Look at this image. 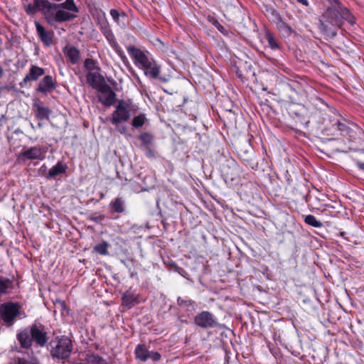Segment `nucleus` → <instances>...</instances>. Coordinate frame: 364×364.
Here are the masks:
<instances>
[{"label":"nucleus","mask_w":364,"mask_h":364,"mask_svg":"<svg viewBox=\"0 0 364 364\" xmlns=\"http://www.w3.org/2000/svg\"><path fill=\"white\" fill-rule=\"evenodd\" d=\"M9 286V281L0 277V294H5Z\"/></svg>","instance_id":"obj_32"},{"label":"nucleus","mask_w":364,"mask_h":364,"mask_svg":"<svg viewBox=\"0 0 364 364\" xmlns=\"http://www.w3.org/2000/svg\"><path fill=\"white\" fill-rule=\"evenodd\" d=\"M127 50L135 65L139 68H141L151 58L144 51L134 46H129Z\"/></svg>","instance_id":"obj_6"},{"label":"nucleus","mask_w":364,"mask_h":364,"mask_svg":"<svg viewBox=\"0 0 364 364\" xmlns=\"http://www.w3.org/2000/svg\"><path fill=\"white\" fill-rule=\"evenodd\" d=\"M110 15L114 21L118 22L119 18V13L116 9H112L110 11Z\"/></svg>","instance_id":"obj_36"},{"label":"nucleus","mask_w":364,"mask_h":364,"mask_svg":"<svg viewBox=\"0 0 364 364\" xmlns=\"http://www.w3.org/2000/svg\"><path fill=\"white\" fill-rule=\"evenodd\" d=\"M180 305H184V306H191L192 307V309H195V306H196V303L191 300H188V301H182L181 302H180L178 301Z\"/></svg>","instance_id":"obj_37"},{"label":"nucleus","mask_w":364,"mask_h":364,"mask_svg":"<svg viewBox=\"0 0 364 364\" xmlns=\"http://www.w3.org/2000/svg\"><path fill=\"white\" fill-rule=\"evenodd\" d=\"M55 89V85L53 78L50 75H46L39 82L38 90L42 93H47L51 92Z\"/></svg>","instance_id":"obj_15"},{"label":"nucleus","mask_w":364,"mask_h":364,"mask_svg":"<svg viewBox=\"0 0 364 364\" xmlns=\"http://www.w3.org/2000/svg\"><path fill=\"white\" fill-rule=\"evenodd\" d=\"M46 166H45V165H43V166H41V170H42V169H43V170H44V171H45V170H46Z\"/></svg>","instance_id":"obj_45"},{"label":"nucleus","mask_w":364,"mask_h":364,"mask_svg":"<svg viewBox=\"0 0 364 364\" xmlns=\"http://www.w3.org/2000/svg\"><path fill=\"white\" fill-rule=\"evenodd\" d=\"M97 90L100 92L99 100L102 104L106 106H110L113 104L115 100V93L110 87L105 85Z\"/></svg>","instance_id":"obj_9"},{"label":"nucleus","mask_w":364,"mask_h":364,"mask_svg":"<svg viewBox=\"0 0 364 364\" xmlns=\"http://www.w3.org/2000/svg\"><path fill=\"white\" fill-rule=\"evenodd\" d=\"M17 338L21 345L23 348H28L32 344L33 338L30 330L25 329L21 331L18 335Z\"/></svg>","instance_id":"obj_17"},{"label":"nucleus","mask_w":364,"mask_h":364,"mask_svg":"<svg viewBox=\"0 0 364 364\" xmlns=\"http://www.w3.org/2000/svg\"><path fill=\"white\" fill-rule=\"evenodd\" d=\"M280 24L278 26L279 30L284 35L289 36L291 33V28L284 23L279 21Z\"/></svg>","instance_id":"obj_33"},{"label":"nucleus","mask_w":364,"mask_h":364,"mask_svg":"<svg viewBox=\"0 0 364 364\" xmlns=\"http://www.w3.org/2000/svg\"><path fill=\"white\" fill-rule=\"evenodd\" d=\"M298 2L302 4L303 5L308 6L309 2L307 0H297Z\"/></svg>","instance_id":"obj_40"},{"label":"nucleus","mask_w":364,"mask_h":364,"mask_svg":"<svg viewBox=\"0 0 364 364\" xmlns=\"http://www.w3.org/2000/svg\"><path fill=\"white\" fill-rule=\"evenodd\" d=\"M305 223L308 225L314 227V228H321L322 226V223L318 221L315 216L312 215H308L305 217Z\"/></svg>","instance_id":"obj_23"},{"label":"nucleus","mask_w":364,"mask_h":364,"mask_svg":"<svg viewBox=\"0 0 364 364\" xmlns=\"http://www.w3.org/2000/svg\"><path fill=\"white\" fill-rule=\"evenodd\" d=\"M122 300L126 305L131 306L134 304L136 299L130 292L127 291L123 294Z\"/></svg>","instance_id":"obj_27"},{"label":"nucleus","mask_w":364,"mask_h":364,"mask_svg":"<svg viewBox=\"0 0 364 364\" xmlns=\"http://www.w3.org/2000/svg\"><path fill=\"white\" fill-rule=\"evenodd\" d=\"M266 39L268 41V44L269 47L272 49H277L279 48L278 43L277 42V40L274 38V37L269 32H267L265 34Z\"/></svg>","instance_id":"obj_26"},{"label":"nucleus","mask_w":364,"mask_h":364,"mask_svg":"<svg viewBox=\"0 0 364 364\" xmlns=\"http://www.w3.org/2000/svg\"><path fill=\"white\" fill-rule=\"evenodd\" d=\"M213 24L218 28L219 31L223 32L224 31V28L223 26H221L218 21H215L213 22Z\"/></svg>","instance_id":"obj_38"},{"label":"nucleus","mask_w":364,"mask_h":364,"mask_svg":"<svg viewBox=\"0 0 364 364\" xmlns=\"http://www.w3.org/2000/svg\"><path fill=\"white\" fill-rule=\"evenodd\" d=\"M36 4L43 10V14L46 16H53V11L56 10L58 7H62L70 13H77L78 8L74 2V0H65V2L61 4H52L47 0H36Z\"/></svg>","instance_id":"obj_4"},{"label":"nucleus","mask_w":364,"mask_h":364,"mask_svg":"<svg viewBox=\"0 0 364 364\" xmlns=\"http://www.w3.org/2000/svg\"><path fill=\"white\" fill-rule=\"evenodd\" d=\"M146 121V117L144 114H139L134 117L132 120V126L135 128L142 127Z\"/></svg>","instance_id":"obj_24"},{"label":"nucleus","mask_w":364,"mask_h":364,"mask_svg":"<svg viewBox=\"0 0 364 364\" xmlns=\"http://www.w3.org/2000/svg\"><path fill=\"white\" fill-rule=\"evenodd\" d=\"M1 314L3 321L8 325H11L14 320L19 315V306L17 304L9 303L1 306Z\"/></svg>","instance_id":"obj_5"},{"label":"nucleus","mask_w":364,"mask_h":364,"mask_svg":"<svg viewBox=\"0 0 364 364\" xmlns=\"http://www.w3.org/2000/svg\"><path fill=\"white\" fill-rule=\"evenodd\" d=\"M141 69L144 71L146 75L151 78H157L161 70L160 66L151 58Z\"/></svg>","instance_id":"obj_12"},{"label":"nucleus","mask_w":364,"mask_h":364,"mask_svg":"<svg viewBox=\"0 0 364 364\" xmlns=\"http://www.w3.org/2000/svg\"><path fill=\"white\" fill-rule=\"evenodd\" d=\"M73 350L72 341L66 337L57 338L50 343V353L58 359H65L70 356Z\"/></svg>","instance_id":"obj_3"},{"label":"nucleus","mask_w":364,"mask_h":364,"mask_svg":"<svg viewBox=\"0 0 364 364\" xmlns=\"http://www.w3.org/2000/svg\"><path fill=\"white\" fill-rule=\"evenodd\" d=\"M338 127L341 130H343L345 126L343 124L338 123Z\"/></svg>","instance_id":"obj_42"},{"label":"nucleus","mask_w":364,"mask_h":364,"mask_svg":"<svg viewBox=\"0 0 364 364\" xmlns=\"http://www.w3.org/2000/svg\"><path fill=\"white\" fill-rule=\"evenodd\" d=\"M85 67L87 70H90L89 72L98 71L99 69L97 63L92 59L85 60Z\"/></svg>","instance_id":"obj_25"},{"label":"nucleus","mask_w":364,"mask_h":364,"mask_svg":"<svg viewBox=\"0 0 364 364\" xmlns=\"http://www.w3.org/2000/svg\"><path fill=\"white\" fill-rule=\"evenodd\" d=\"M53 16H46L47 18L55 20L58 22L66 21L71 20L75 17V15L70 13L62 7H58L56 10H54Z\"/></svg>","instance_id":"obj_11"},{"label":"nucleus","mask_w":364,"mask_h":364,"mask_svg":"<svg viewBox=\"0 0 364 364\" xmlns=\"http://www.w3.org/2000/svg\"><path fill=\"white\" fill-rule=\"evenodd\" d=\"M87 360L89 363H90L92 364H106V362L105 360H103L100 356L95 355H90Z\"/></svg>","instance_id":"obj_31"},{"label":"nucleus","mask_w":364,"mask_h":364,"mask_svg":"<svg viewBox=\"0 0 364 364\" xmlns=\"http://www.w3.org/2000/svg\"><path fill=\"white\" fill-rule=\"evenodd\" d=\"M265 15L273 21H280L281 18L279 13L272 7H267Z\"/></svg>","instance_id":"obj_22"},{"label":"nucleus","mask_w":364,"mask_h":364,"mask_svg":"<svg viewBox=\"0 0 364 364\" xmlns=\"http://www.w3.org/2000/svg\"><path fill=\"white\" fill-rule=\"evenodd\" d=\"M35 107H36V117L39 119H48L50 111L48 107L40 104H36Z\"/></svg>","instance_id":"obj_20"},{"label":"nucleus","mask_w":364,"mask_h":364,"mask_svg":"<svg viewBox=\"0 0 364 364\" xmlns=\"http://www.w3.org/2000/svg\"><path fill=\"white\" fill-rule=\"evenodd\" d=\"M68 168V166L62 162H58L53 166L48 171V178H53L57 176L64 173Z\"/></svg>","instance_id":"obj_18"},{"label":"nucleus","mask_w":364,"mask_h":364,"mask_svg":"<svg viewBox=\"0 0 364 364\" xmlns=\"http://www.w3.org/2000/svg\"><path fill=\"white\" fill-rule=\"evenodd\" d=\"M118 53L119 55L121 56V58H122V60H124V59H127L126 57L123 55L122 52H121L120 50L118 51Z\"/></svg>","instance_id":"obj_41"},{"label":"nucleus","mask_w":364,"mask_h":364,"mask_svg":"<svg viewBox=\"0 0 364 364\" xmlns=\"http://www.w3.org/2000/svg\"><path fill=\"white\" fill-rule=\"evenodd\" d=\"M31 337L37 344L43 346L48 341L46 332L37 325H33L30 329Z\"/></svg>","instance_id":"obj_10"},{"label":"nucleus","mask_w":364,"mask_h":364,"mask_svg":"<svg viewBox=\"0 0 364 364\" xmlns=\"http://www.w3.org/2000/svg\"><path fill=\"white\" fill-rule=\"evenodd\" d=\"M358 167L364 171V163L358 162L357 164Z\"/></svg>","instance_id":"obj_39"},{"label":"nucleus","mask_w":364,"mask_h":364,"mask_svg":"<svg viewBox=\"0 0 364 364\" xmlns=\"http://www.w3.org/2000/svg\"><path fill=\"white\" fill-rule=\"evenodd\" d=\"M11 364H39V363L36 359L32 358H30L29 360H26L24 358H18Z\"/></svg>","instance_id":"obj_30"},{"label":"nucleus","mask_w":364,"mask_h":364,"mask_svg":"<svg viewBox=\"0 0 364 364\" xmlns=\"http://www.w3.org/2000/svg\"><path fill=\"white\" fill-rule=\"evenodd\" d=\"M146 137H149V136L148 134H144L141 136L143 139H144Z\"/></svg>","instance_id":"obj_44"},{"label":"nucleus","mask_w":364,"mask_h":364,"mask_svg":"<svg viewBox=\"0 0 364 364\" xmlns=\"http://www.w3.org/2000/svg\"><path fill=\"white\" fill-rule=\"evenodd\" d=\"M120 132L122 133V132H125V128H123L122 130H120Z\"/></svg>","instance_id":"obj_46"},{"label":"nucleus","mask_w":364,"mask_h":364,"mask_svg":"<svg viewBox=\"0 0 364 364\" xmlns=\"http://www.w3.org/2000/svg\"><path fill=\"white\" fill-rule=\"evenodd\" d=\"M107 247L108 245L107 242H102L101 244L97 245L95 247V250L99 254L105 255L108 253Z\"/></svg>","instance_id":"obj_29"},{"label":"nucleus","mask_w":364,"mask_h":364,"mask_svg":"<svg viewBox=\"0 0 364 364\" xmlns=\"http://www.w3.org/2000/svg\"><path fill=\"white\" fill-rule=\"evenodd\" d=\"M4 74V70L3 68L0 66V77L3 75Z\"/></svg>","instance_id":"obj_43"},{"label":"nucleus","mask_w":364,"mask_h":364,"mask_svg":"<svg viewBox=\"0 0 364 364\" xmlns=\"http://www.w3.org/2000/svg\"><path fill=\"white\" fill-rule=\"evenodd\" d=\"M195 323L202 328H213L217 326V321L209 311H202L195 317Z\"/></svg>","instance_id":"obj_7"},{"label":"nucleus","mask_w":364,"mask_h":364,"mask_svg":"<svg viewBox=\"0 0 364 364\" xmlns=\"http://www.w3.org/2000/svg\"><path fill=\"white\" fill-rule=\"evenodd\" d=\"M149 358L152 359L154 361H156V360H159L160 359L161 355L157 352L151 351V352H149L148 358Z\"/></svg>","instance_id":"obj_35"},{"label":"nucleus","mask_w":364,"mask_h":364,"mask_svg":"<svg viewBox=\"0 0 364 364\" xmlns=\"http://www.w3.org/2000/svg\"><path fill=\"white\" fill-rule=\"evenodd\" d=\"M36 1V0H34L33 5L28 4L25 6V11L28 14H33L36 13L37 10H40L43 13V10L41 7L37 6Z\"/></svg>","instance_id":"obj_28"},{"label":"nucleus","mask_w":364,"mask_h":364,"mask_svg":"<svg viewBox=\"0 0 364 364\" xmlns=\"http://www.w3.org/2000/svg\"><path fill=\"white\" fill-rule=\"evenodd\" d=\"M46 151L41 147L34 146L21 153L23 160H43L45 158Z\"/></svg>","instance_id":"obj_8"},{"label":"nucleus","mask_w":364,"mask_h":364,"mask_svg":"<svg viewBox=\"0 0 364 364\" xmlns=\"http://www.w3.org/2000/svg\"><path fill=\"white\" fill-rule=\"evenodd\" d=\"M149 352L144 346L138 345L135 350L136 357L142 361H146L148 359Z\"/></svg>","instance_id":"obj_21"},{"label":"nucleus","mask_w":364,"mask_h":364,"mask_svg":"<svg viewBox=\"0 0 364 364\" xmlns=\"http://www.w3.org/2000/svg\"><path fill=\"white\" fill-rule=\"evenodd\" d=\"M65 53L73 64L78 62L80 59V52L76 48L73 46H66L65 48Z\"/></svg>","instance_id":"obj_19"},{"label":"nucleus","mask_w":364,"mask_h":364,"mask_svg":"<svg viewBox=\"0 0 364 364\" xmlns=\"http://www.w3.org/2000/svg\"><path fill=\"white\" fill-rule=\"evenodd\" d=\"M136 106L130 100H119L111 116L112 124L117 127L119 124L127 122L130 117L136 113Z\"/></svg>","instance_id":"obj_2"},{"label":"nucleus","mask_w":364,"mask_h":364,"mask_svg":"<svg viewBox=\"0 0 364 364\" xmlns=\"http://www.w3.org/2000/svg\"><path fill=\"white\" fill-rule=\"evenodd\" d=\"M36 30L38 34L39 35L41 41L46 45L51 44L53 41V33L50 31H46L43 26H42L39 23H36Z\"/></svg>","instance_id":"obj_16"},{"label":"nucleus","mask_w":364,"mask_h":364,"mask_svg":"<svg viewBox=\"0 0 364 364\" xmlns=\"http://www.w3.org/2000/svg\"><path fill=\"white\" fill-rule=\"evenodd\" d=\"M123 203L120 199H116L112 203V208L116 212H122L123 210L122 208Z\"/></svg>","instance_id":"obj_34"},{"label":"nucleus","mask_w":364,"mask_h":364,"mask_svg":"<svg viewBox=\"0 0 364 364\" xmlns=\"http://www.w3.org/2000/svg\"><path fill=\"white\" fill-rule=\"evenodd\" d=\"M87 83L98 90L105 85L104 78L98 71L89 72L86 75Z\"/></svg>","instance_id":"obj_13"},{"label":"nucleus","mask_w":364,"mask_h":364,"mask_svg":"<svg viewBox=\"0 0 364 364\" xmlns=\"http://www.w3.org/2000/svg\"><path fill=\"white\" fill-rule=\"evenodd\" d=\"M44 73L45 71L43 68L36 65H32L28 73L24 77L23 82L26 83L31 80L36 81L42 76Z\"/></svg>","instance_id":"obj_14"},{"label":"nucleus","mask_w":364,"mask_h":364,"mask_svg":"<svg viewBox=\"0 0 364 364\" xmlns=\"http://www.w3.org/2000/svg\"><path fill=\"white\" fill-rule=\"evenodd\" d=\"M330 6L325 14L326 22L333 27H340L344 21L350 25L355 23V18L350 11L342 6L338 0H327Z\"/></svg>","instance_id":"obj_1"}]
</instances>
